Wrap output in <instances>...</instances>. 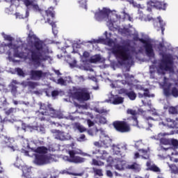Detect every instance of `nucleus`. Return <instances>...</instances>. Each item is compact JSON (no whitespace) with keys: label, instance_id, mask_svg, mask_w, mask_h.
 Wrapping results in <instances>:
<instances>
[{"label":"nucleus","instance_id":"nucleus-1","mask_svg":"<svg viewBox=\"0 0 178 178\" xmlns=\"http://www.w3.org/2000/svg\"><path fill=\"white\" fill-rule=\"evenodd\" d=\"M27 44L28 47H31L28 53L29 59L33 63L34 66H40L41 62H45L49 59L48 55L42 54L45 52L44 48L47 47V44L40 40L33 31H29Z\"/></svg>","mask_w":178,"mask_h":178},{"label":"nucleus","instance_id":"nucleus-2","mask_svg":"<svg viewBox=\"0 0 178 178\" xmlns=\"http://www.w3.org/2000/svg\"><path fill=\"white\" fill-rule=\"evenodd\" d=\"M112 53L120 60L118 62L120 65L133 59L130 54V49L125 45L115 44L112 48Z\"/></svg>","mask_w":178,"mask_h":178},{"label":"nucleus","instance_id":"nucleus-3","mask_svg":"<svg viewBox=\"0 0 178 178\" xmlns=\"http://www.w3.org/2000/svg\"><path fill=\"white\" fill-rule=\"evenodd\" d=\"M74 99H76L79 102H86L91 99L90 92L86 88H79L72 93Z\"/></svg>","mask_w":178,"mask_h":178},{"label":"nucleus","instance_id":"nucleus-4","mask_svg":"<svg viewBox=\"0 0 178 178\" xmlns=\"http://www.w3.org/2000/svg\"><path fill=\"white\" fill-rule=\"evenodd\" d=\"M159 67L161 70H165V72H170L173 70V58L168 54L163 56V58Z\"/></svg>","mask_w":178,"mask_h":178},{"label":"nucleus","instance_id":"nucleus-5","mask_svg":"<svg viewBox=\"0 0 178 178\" xmlns=\"http://www.w3.org/2000/svg\"><path fill=\"white\" fill-rule=\"evenodd\" d=\"M112 124L118 133H129L131 130L130 124L126 121L115 120Z\"/></svg>","mask_w":178,"mask_h":178},{"label":"nucleus","instance_id":"nucleus-6","mask_svg":"<svg viewBox=\"0 0 178 178\" xmlns=\"http://www.w3.org/2000/svg\"><path fill=\"white\" fill-rule=\"evenodd\" d=\"M140 42L143 44V48H145V54L149 58H154L155 56V53L154 52V47L152 43L149 40H145L144 38L138 39Z\"/></svg>","mask_w":178,"mask_h":178},{"label":"nucleus","instance_id":"nucleus-7","mask_svg":"<svg viewBox=\"0 0 178 178\" xmlns=\"http://www.w3.org/2000/svg\"><path fill=\"white\" fill-rule=\"evenodd\" d=\"M156 19L152 17H149L147 16L146 18V20L147 22H153V26L155 29H159V25H160V29L161 30V33L162 34H163V31H165V26H166V24H165V22H163V19H162V17H161V16H159Z\"/></svg>","mask_w":178,"mask_h":178},{"label":"nucleus","instance_id":"nucleus-8","mask_svg":"<svg viewBox=\"0 0 178 178\" xmlns=\"http://www.w3.org/2000/svg\"><path fill=\"white\" fill-rule=\"evenodd\" d=\"M39 106L40 109V113H44L46 115H50L51 118H54L55 116V114L56 113V111L52 108L51 104H45L44 103H39Z\"/></svg>","mask_w":178,"mask_h":178},{"label":"nucleus","instance_id":"nucleus-9","mask_svg":"<svg viewBox=\"0 0 178 178\" xmlns=\"http://www.w3.org/2000/svg\"><path fill=\"white\" fill-rule=\"evenodd\" d=\"M47 73L42 72V70H31L29 72V77L31 80H40L42 77H45Z\"/></svg>","mask_w":178,"mask_h":178},{"label":"nucleus","instance_id":"nucleus-10","mask_svg":"<svg viewBox=\"0 0 178 178\" xmlns=\"http://www.w3.org/2000/svg\"><path fill=\"white\" fill-rule=\"evenodd\" d=\"M49 156L45 154H36L35 156V163L36 165H47L49 163Z\"/></svg>","mask_w":178,"mask_h":178},{"label":"nucleus","instance_id":"nucleus-11","mask_svg":"<svg viewBox=\"0 0 178 178\" xmlns=\"http://www.w3.org/2000/svg\"><path fill=\"white\" fill-rule=\"evenodd\" d=\"M129 90L130 91H129V90L127 89H121V92L127 95V97H128V98H129L131 101L136 100V99L137 98V94L134 92V90H133V89L130 88Z\"/></svg>","mask_w":178,"mask_h":178},{"label":"nucleus","instance_id":"nucleus-12","mask_svg":"<svg viewBox=\"0 0 178 178\" xmlns=\"http://www.w3.org/2000/svg\"><path fill=\"white\" fill-rule=\"evenodd\" d=\"M164 136L163 134L160 133L157 136H155V139L160 140V144L161 145H170V138H162Z\"/></svg>","mask_w":178,"mask_h":178},{"label":"nucleus","instance_id":"nucleus-13","mask_svg":"<svg viewBox=\"0 0 178 178\" xmlns=\"http://www.w3.org/2000/svg\"><path fill=\"white\" fill-rule=\"evenodd\" d=\"M177 120H175L172 118H165L164 122H162V124L163 126H166L167 127H169V129H176V123Z\"/></svg>","mask_w":178,"mask_h":178},{"label":"nucleus","instance_id":"nucleus-14","mask_svg":"<svg viewBox=\"0 0 178 178\" xmlns=\"http://www.w3.org/2000/svg\"><path fill=\"white\" fill-rule=\"evenodd\" d=\"M110 13L109 9L103 8V10L95 13V17L97 19H105V17H108Z\"/></svg>","mask_w":178,"mask_h":178},{"label":"nucleus","instance_id":"nucleus-15","mask_svg":"<svg viewBox=\"0 0 178 178\" xmlns=\"http://www.w3.org/2000/svg\"><path fill=\"white\" fill-rule=\"evenodd\" d=\"M146 166L147 167V170H150L151 172H154L155 173H161V168L155 164H151V161H147L146 163Z\"/></svg>","mask_w":178,"mask_h":178},{"label":"nucleus","instance_id":"nucleus-16","mask_svg":"<svg viewBox=\"0 0 178 178\" xmlns=\"http://www.w3.org/2000/svg\"><path fill=\"white\" fill-rule=\"evenodd\" d=\"M152 6L158 10H166V3L162 1L152 2Z\"/></svg>","mask_w":178,"mask_h":178},{"label":"nucleus","instance_id":"nucleus-17","mask_svg":"<svg viewBox=\"0 0 178 178\" xmlns=\"http://www.w3.org/2000/svg\"><path fill=\"white\" fill-rule=\"evenodd\" d=\"M15 84H18L17 81L13 80L11 83L9 85L10 92L13 95H16V94H17V86H16Z\"/></svg>","mask_w":178,"mask_h":178},{"label":"nucleus","instance_id":"nucleus-18","mask_svg":"<svg viewBox=\"0 0 178 178\" xmlns=\"http://www.w3.org/2000/svg\"><path fill=\"white\" fill-rule=\"evenodd\" d=\"M116 170H124L127 166H126V161L122 160L118 162L115 165Z\"/></svg>","mask_w":178,"mask_h":178},{"label":"nucleus","instance_id":"nucleus-19","mask_svg":"<svg viewBox=\"0 0 178 178\" xmlns=\"http://www.w3.org/2000/svg\"><path fill=\"white\" fill-rule=\"evenodd\" d=\"M97 153L100 154L101 156H99V158L102 159V161H105L109 156V153L105 150L97 149L96 150V154Z\"/></svg>","mask_w":178,"mask_h":178},{"label":"nucleus","instance_id":"nucleus-20","mask_svg":"<svg viewBox=\"0 0 178 178\" xmlns=\"http://www.w3.org/2000/svg\"><path fill=\"white\" fill-rule=\"evenodd\" d=\"M127 169H131V170H135L136 172H140L141 168L140 165L137 163H134L133 164L128 165Z\"/></svg>","mask_w":178,"mask_h":178},{"label":"nucleus","instance_id":"nucleus-21","mask_svg":"<svg viewBox=\"0 0 178 178\" xmlns=\"http://www.w3.org/2000/svg\"><path fill=\"white\" fill-rule=\"evenodd\" d=\"M102 143L104 148H109V147H112V139L110 138H106Z\"/></svg>","mask_w":178,"mask_h":178},{"label":"nucleus","instance_id":"nucleus-22","mask_svg":"<svg viewBox=\"0 0 178 178\" xmlns=\"http://www.w3.org/2000/svg\"><path fill=\"white\" fill-rule=\"evenodd\" d=\"M3 111L6 116H10V115H13L14 113H16L17 110L16 109V108H4Z\"/></svg>","mask_w":178,"mask_h":178},{"label":"nucleus","instance_id":"nucleus-23","mask_svg":"<svg viewBox=\"0 0 178 178\" xmlns=\"http://www.w3.org/2000/svg\"><path fill=\"white\" fill-rule=\"evenodd\" d=\"M45 116H51L50 114H45L44 113H40L38 115V120H40V122H45V121H48L49 120V119H48L47 118H46Z\"/></svg>","mask_w":178,"mask_h":178},{"label":"nucleus","instance_id":"nucleus-24","mask_svg":"<svg viewBox=\"0 0 178 178\" xmlns=\"http://www.w3.org/2000/svg\"><path fill=\"white\" fill-rule=\"evenodd\" d=\"M35 152L37 154H47L48 152V148L45 146H40L35 149Z\"/></svg>","mask_w":178,"mask_h":178},{"label":"nucleus","instance_id":"nucleus-25","mask_svg":"<svg viewBox=\"0 0 178 178\" xmlns=\"http://www.w3.org/2000/svg\"><path fill=\"white\" fill-rule=\"evenodd\" d=\"M70 162H73L74 163H83V162H84V158L75 156L72 159H70Z\"/></svg>","mask_w":178,"mask_h":178},{"label":"nucleus","instance_id":"nucleus-26","mask_svg":"<svg viewBox=\"0 0 178 178\" xmlns=\"http://www.w3.org/2000/svg\"><path fill=\"white\" fill-rule=\"evenodd\" d=\"M92 170L95 176H99V177H102V176H104L102 169L93 168Z\"/></svg>","mask_w":178,"mask_h":178},{"label":"nucleus","instance_id":"nucleus-27","mask_svg":"<svg viewBox=\"0 0 178 178\" xmlns=\"http://www.w3.org/2000/svg\"><path fill=\"white\" fill-rule=\"evenodd\" d=\"M118 15L116 14H112L110 16V26H113V23H116L118 22Z\"/></svg>","mask_w":178,"mask_h":178},{"label":"nucleus","instance_id":"nucleus-28","mask_svg":"<svg viewBox=\"0 0 178 178\" xmlns=\"http://www.w3.org/2000/svg\"><path fill=\"white\" fill-rule=\"evenodd\" d=\"M170 169L171 170L172 173L174 175H178V166L175 164H168Z\"/></svg>","mask_w":178,"mask_h":178},{"label":"nucleus","instance_id":"nucleus-29","mask_svg":"<svg viewBox=\"0 0 178 178\" xmlns=\"http://www.w3.org/2000/svg\"><path fill=\"white\" fill-rule=\"evenodd\" d=\"M170 145H172L174 149H177L178 148V140L175 138H170Z\"/></svg>","mask_w":178,"mask_h":178},{"label":"nucleus","instance_id":"nucleus-30","mask_svg":"<svg viewBox=\"0 0 178 178\" xmlns=\"http://www.w3.org/2000/svg\"><path fill=\"white\" fill-rule=\"evenodd\" d=\"M56 133L57 134L56 138H58V140H65V138H66L65 137V132L59 130H56Z\"/></svg>","mask_w":178,"mask_h":178},{"label":"nucleus","instance_id":"nucleus-31","mask_svg":"<svg viewBox=\"0 0 178 178\" xmlns=\"http://www.w3.org/2000/svg\"><path fill=\"white\" fill-rule=\"evenodd\" d=\"M168 113L170 115H178L177 108L172 106H170Z\"/></svg>","mask_w":178,"mask_h":178},{"label":"nucleus","instance_id":"nucleus-32","mask_svg":"<svg viewBox=\"0 0 178 178\" xmlns=\"http://www.w3.org/2000/svg\"><path fill=\"white\" fill-rule=\"evenodd\" d=\"M143 91H145L143 94L138 93L140 98H143V97H147L149 98V97H151V95H149V90L148 88L144 89Z\"/></svg>","mask_w":178,"mask_h":178},{"label":"nucleus","instance_id":"nucleus-33","mask_svg":"<svg viewBox=\"0 0 178 178\" xmlns=\"http://www.w3.org/2000/svg\"><path fill=\"white\" fill-rule=\"evenodd\" d=\"M26 85L31 90H34V89H35L36 87H38V83H37V82L28 81Z\"/></svg>","mask_w":178,"mask_h":178},{"label":"nucleus","instance_id":"nucleus-34","mask_svg":"<svg viewBox=\"0 0 178 178\" xmlns=\"http://www.w3.org/2000/svg\"><path fill=\"white\" fill-rule=\"evenodd\" d=\"M92 165H94V166H104V163L101 161H97V159H93L92 160Z\"/></svg>","mask_w":178,"mask_h":178},{"label":"nucleus","instance_id":"nucleus-35","mask_svg":"<svg viewBox=\"0 0 178 178\" xmlns=\"http://www.w3.org/2000/svg\"><path fill=\"white\" fill-rule=\"evenodd\" d=\"M113 104L114 105H119V104H123V97H119L117 98H115L113 101Z\"/></svg>","mask_w":178,"mask_h":178},{"label":"nucleus","instance_id":"nucleus-36","mask_svg":"<svg viewBox=\"0 0 178 178\" xmlns=\"http://www.w3.org/2000/svg\"><path fill=\"white\" fill-rule=\"evenodd\" d=\"M15 72H17L18 76H20L21 77H24L26 76V74H24V72L22 68H15Z\"/></svg>","mask_w":178,"mask_h":178},{"label":"nucleus","instance_id":"nucleus-37","mask_svg":"<svg viewBox=\"0 0 178 178\" xmlns=\"http://www.w3.org/2000/svg\"><path fill=\"white\" fill-rule=\"evenodd\" d=\"M100 60H101V56H96L90 58V63H97V62H99Z\"/></svg>","mask_w":178,"mask_h":178},{"label":"nucleus","instance_id":"nucleus-38","mask_svg":"<svg viewBox=\"0 0 178 178\" xmlns=\"http://www.w3.org/2000/svg\"><path fill=\"white\" fill-rule=\"evenodd\" d=\"M108 166H112V165H113V156H108L106 160Z\"/></svg>","mask_w":178,"mask_h":178},{"label":"nucleus","instance_id":"nucleus-39","mask_svg":"<svg viewBox=\"0 0 178 178\" xmlns=\"http://www.w3.org/2000/svg\"><path fill=\"white\" fill-rule=\"evenodd\" d=\"M171 94L172 97H175V98H177L178 97V90L177 88L174 87L172 88Z\"/></svg>","mask_w":178,"mask_h":178},{"label":"nucleus","instance_id":"nucleus-40","mask_svg":"<svg viewBox=\"0 0 178 178\" xmlns=\"http://www.w3.org/2000/svg\"><path fill=\"white\" fill-rule=\"evenodd\" d=\"M127 113L128 115H131L132 116H137V111L136 110H133L131 108H129L127 111Z\"/></svg>","mask_w":178,"mask_h":178},{"label":"nucleus","instance_id":"nucleus-41","mask_svg":"<svg viewBox=\"0 0 178 178\" xmlns=\"http://www.w3.org/2000/svg\"><path fill=\"white\" fill-rule=\"evenodd\" d=\"M76 129L79 130V133H84V131H87L86 127L82 125H77Z\"/></svg>","mask_w":178,"mask_h":178},{"label":"nucleus","instance_id":"nucleus-42","mask_svg":"<svg viewBox=\"0 0 178 178\" xmlns=\"http://www.w3.org/2000/svg\"><path fill=\"white\" fill-rule=\"evenodd\" d=\"M57 83L58 84H60V86H66V81L62 77L57 80Z\"/></svg>","mask_w":178,"mask_h":178},{"label":"nucleus","instance_id":"nucleus-43","mask_svg":"<svg viewBox=\"0 0 178 178\" xmlns=\"http://www.w3.org/2000/svg\"><path fill=\"white\" fill-rule=\"evenodd\" d=\"M47 23L50 24L52 27L53 33H54V29H56V24L54 22H51V19H47Z\"/></svg>","mask_w":178,"mask_h":178},{"label":"nucleus","instance_id":"nucleus-44","mask_svg":"<svg viewBox=\"0 0 178 178\" xmlns=\"http://www.w3.org/2000/svg\"><path fill=\"white\" fill-rule=\"evenodd\" d=\"M76 151H74V150L69 151V154H70V159H73L76 156Z\"/></svg>","mask_w":178,"mask_h":178},{"label":"nucleus","instance_id":"nucleus-45","mask_svg":"<svg viewBox=\"0 0 178 178\" xmlns=\"http://www.w3.org/2000/svg\"><path fill=\"white\" fill-rule=\"evenodd\" d=\"M46 13L47 16H51V17H55V13L49 10H46Z\"/></svg>","mask_w":178,"mask_h":178},{"label":"nucleus","instance_id":"nucleus-46","mask_svg":"<svg viewBox=\"0 0 178 178\" xmlns=\"http://www.w3.org/2000/svg\"><path fill=\"white\" fill-rule=\"evenodd\" d=\"M87 124L88 127H92V126L95 124V123L90 119L87 120Z\"/></svg>","mask_w":178,"mask_h":178},{"label":"nucleus","instance_id":"nucleus-47","mask_svg":"<svg viewBox=\"0 0 178 178\" xmlns=\"http://www.w3.org/2000/svg\"><path fill=\"white\" fill-rule=\"evenodd\" d=\"M106 175L108 176V177H113V173H112V171L110 170H108L106 171Z\"/></svg>","mask_w":178,"mask_h":178},{"label":"nucleus","instance_id":"nucleus-48","mask_svg":"<svg viewBox=\"0 0 178 178\" xmlns=\"http://www.w3.org/2000/svg\"><path fill=\"white\" fill-rule=\"evenodd\" d=\"M131 5L133 6L134 8H139L141 7V5L137 3V2L134 1L132 2V3H131Z\"/></svg>","mask_w":178,"mask_h":178},{"label":"nucleus","instance_id":"nucleus-49","mask_svg":"<svg viewBox=\"0 0 178 178\" xmlns=\"http://www.w3.org/2000/svg\"><path fill=\"white\" fill-rule=\"evenodd\" d=\"M59 95V92L58 90H53L51 92V97H58Z\"/></svg>","mask_w":178,"mask_h":178},{"label":"nucleus","instance_id":"nucleus-50","mask_svg":"<svg viewBox=\"0 0 178 178\" xmlns=\"http://www.w3.org/2000/svg\"><path fill=\"white\" fill-rule=\"evenodd\" d=\"M5 40H6L7 41H10V42H12L13 41V38H12V36L9 35H7L5 36Z\"/></svg>","mask_w":178,"mask_h":178},{"label":"nucleus","instance_id":"nucleus-51","mask_svg":"<svg viewBox=\"0 0 178 178\" xmlns=\"http://www.w3.org/2000/svg\"><path fill=\"white\" fill-rule=\"evenodd\" d=\"M96 112L97 113H106V110H105V109H97Z\"/></svg>","mask_w":178,"mask_h":178},{"label":"nucleus","instance_id":"nucleus-52","mask_svg":"<svg viewBox=\"0 0 178 178\" xmlns=\"http://www.w3.org/2000/svg\"><path fill=\"white\" fill-rule=\"evenodd\" d=\"M83 56L87 59V58H90V53H88V51H84Z\"/></svg>","mask_w":178,"mask_h":178},{"label":"nucleus","instance_id":"nucleus-53","mask_svg":"<svg viewBox=\"0 0 178 178\" xmlns=\"http://www.w3.org/2000/svg\"><path fill=\"white\" fill-rule=\"evenodd\" d=\"M164 92H165V95H167V96L170 95V90L169 88L164 89Z\"/></svg>","mask_w":178,"mask_h":178},{"label":"nucleus","instance_id":"nucleus-54","mask_svg":"<svg viewBox=\"0 0 178 178\" xmlns=\"http://www.w3.org/2000/svg\"><path fill=\"white\" fill-rule=\"evenodd\" d=\"M31 1L30 0H24V4L26 6H30L31 5Z\"/></svg>","mask_w":178,"mask_h":178},{"label":"nucleus","instance_id":"nucleus-55","mask_svg":"<svg viewBox=\"0 0 178 178\" xmlns=\"http://www.w3.org/2000/svg\"><path fill=\"white\" fill-rule=\"evenodd\" d=\"M29 127V125L26 124V123H22V130H24L26 131V129Z\"/></svg>","mask_w":178,"mask_h":178},{"label":"nucleus","instance_id":"nucleus-56","mask_svg":"<svg viewBox=\"0 0 178 178\" xmlns=\"http://www.w3.org/2000/svg\"><path fill=\"white\" fill-rule=\"evenodd\" d=\"M39 129V131H40V133H45V128L42 126H40L38 127Z\"/></svg>","mask_w":178,"mask_h":178},{"label":"nucleus","instance_id":"nucleus-57","mask_svg":"<svg viewBox=\"0 0 178 178\" xmlns=\"http://www.w3.org/2000/svg\"><path fill=\"white\" fill-rule=\"evenodd\" d=\"M84 140H86V135L81 134L79 137V141H84Z\"/></svg>","mask_w":178,"mask_h":178},{"label":"nucleus","instance_id":"nucleus-58","mask_svg":"<svg viewBox=\"0 0 178 178\" xmlns=\"http://www.w3.org/2000/svg\"><path fill=\"white\" fill-rule=\"evenodd\" d=\"M134 158V159H138V158H140V153L136 152Z\"/></svg>","mask_w":178,"mask_h":178},{"label":"nucleus","instance_id":"nucleus-59","mask_svg":"<svg viewBox=\"0 0 178 178\" xmlns=\"http://www.w3.org/2000/svg\"><path fill=\"white\" fill-rule=\"evenodd\" d=\"M115 148H117V149H118V150H114V152H115V154H116V155H119V154H120V149H119V148H118V147H115Z\"/></svg>","mask_w":178,"mask_h":178},{"label":"nucleus","instance_id":"nucleus-60","mask_svg":"<svg viewBox=\"0 0 178 178\" xmlns=\"http://www.w3.org/2000/svg\"><path fill=\"white\" fill-rule=\"evenodd\" d=\"M94 145H95V147H101V143H99V142H95L94 143Z\"/></svg>","mask_w":178,"mask_h":178},{"label":"nucleus","instance_id":"nucleus-61","mask_svg":"<svg viewBox=\"0 0 178 178\" xmlns=\"http://www.w3.org/2000/svg\"><path fill=\"white\" fill-rule=\"evenodd\" d=\"M161 149L162 151H168V149H170V148H169V147L165 148V147H164L163 146H161Z\"/></svg>","mask_w":178,"mask_h":178},{"label":"nucleus","instance_id":"nucleus-62","mask_svg":"<svg viewBox=\"0 0 178 178\" xmlns=\"http://www.w3.org/2000/svg\"><path fill=\"white\" fill-rule=\"evenodd\" d=\"M76 63H77V61H76V60H74L73 63H70V66H73V65H76Z\"/></svg>","mask_w":178,"mask_h":178},{"label":"nucleus","instance_id":"nucleus-63","mask_svg":"<svg viewBox=\"0 0 178 178\" xmlns=\"http://www.w3.org/2000/svg\"><path fill=\"white\" fill-rule=\"evenodd\" d=\"M55 73H56V74H57L58 76H60V74H62L59 70H56V71H55Z\"/></svg>","mask_w":178,"mask_h":178},{"label":"nucleus","instance_id":"nucleus-64","mask_svg":"<svg viewBox=\"0 0 178 178\" xmlns=\"http://www.w3.org/2000/svg\"><path fill=\"white\" fill-rule=\"evenodd\" d=\"M175 129H178V120H177V123H176V125H175Z\"/></svg>","mask_w":178,"mask_h":178}]
</instances>
